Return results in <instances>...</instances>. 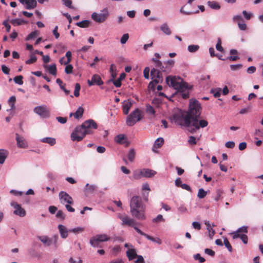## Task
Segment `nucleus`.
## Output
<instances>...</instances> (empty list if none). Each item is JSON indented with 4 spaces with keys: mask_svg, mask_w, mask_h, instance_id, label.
I'll return each mask as SVG.
<instances>
[{
    "mask_svg": "<svg viewBox=\"0 0 263 263\" xmlns=\"http://www.w3.org/2000/svg\"><path fill=\"white\" fill-rule=\"evenodd\" d=\"M130 208L132 216L139 220L145 219V205L143 203L140 197L135 196L132 198L130 202Z\"/></svg>",
    "mask_w": 263,
    "mask_h": 263,
    "instance_id": "f257e3e1",
    "label": "nucleus"
},
{
    "mask_svg": "<svg viewBox=\"0 0 263 263\" xmlns=\"http://www.w3.org/2000/svg\"><path fill=\"white\" fill-rule=\"evenodd\" d=\"M166 82L170 86H172L174 89L181 92V96L183 98L186 99L189 98V92H184L187 89V84L183 82L182 79L168 76L166 79Z\"/></svg>",
    "mask_w": 263,
    "mask_h": 263,
    "instance_id": "f03ea898",
    "label": "nucleus"
},
{
    "mask_svg": "<svg viewBox=\"0 0 263 263\" xmlns=\"http://www.w3.org/2000/svg\"><path fill=\"white\" fill-rule=\"evenodd\" d=\"M186 113L185 121L186 123H189V120L193 121L196 118H199L201 112V106L199 102L196 100H190L189 108Z\"/></svg>",
    "mask_w": 263,
    "mask_h": 263,
    "instance_id": "7ed1b4c3",
    "label": "nucleus"
},
{
    "mask_svg": "<svg viewBox=\"0 0 263 263\" xmlns=\"http://www.w3.org/2000/svg\"><path fill=\"white\" fill-rule=\"evenodd\" d=\"M59 199L61 203L65 205V208L68 212H74V209L70 206L73 203L72 198L64 191H61L59 194Z\"/></svg>",
    "mask_w": 263,
    "mask_h": 263,
    "instance_id": "20e7f679",
    "label": "nucleus"
},
{
    "mask_svg": "<svg viewBox=\"0 0 263 263\" xmlns=\"http://www.w3.org/2000/svg\"><path fill=\"white\" fill-rule=\"evenodd\" d=\"M186 117V113L185 112L183 114H176L173 116L174 122L181 126H184L188 128H190L192 126V121L189 120V123H186L185 121Z\"/></svg>",
    "mask_w": 263,
    "mask_h": 263,
    "instance_id": "39448f33",
    "label": "nucleus"
},
{
    "mask_svg": "<svg viewBox=\"0 0 263 263\" xmlns=\"http://www.w3.org/2000/svg\"><path fill=\"white\" fill-rule=\"evenodd\" d=\"M87 135L85 133V129L82 125L76 127L74 130L71 134V139L73 141H81Z\"/></svg>",
    "mask_w": 263,
    "mask_h": 263,
    "instance_id": "423d86ee",
    "label": "nucleus"
},
{
    "mask_svg": "<svg viewBox=\"0 0 263 263\" xmlns=\"http://www.w3.org/2000/svg\"><path fill=\"white\" fill-rule=\"evenodd\" d=\"M142 118L141 111L139 109H136L127 117L126 124L128 126H133L137 122L140 121Z\"/></svg>",
    "mask_w": 263,
    "mask_h": 263,
    "instance_id": "0eeeda50",
    "label": "nucleus"
},
{
    "mask_svg": "<svg viewBox=\"0 0 263 263\" xmlns=\"http://www.w3.org/2000/svg\"><path fill=\"white\" fill-rule=\"evenodd\" d=\"M110 240V237L106 234L97 235L90 239V243L93 247H101L100 244L102 242Z\"/></svg>",
    "mask_w": 263,
    "mask_h": 263,
    "instance_id": "6e6552de",
    "label": "nucleus"
},
{
    "mask_svg": "<svg viewBox=\"0 0 263 263\" xmlns=\"http://www.w3.org/2000/svg\"><path fill=\"white\" fill-rule=\"evenodd\" d=\"M208 125V122L205 120H200L198 121V118H196L193 121H192V126L190 127L189 130L193 133L197 130L199 129L200 127L204 128Z\"/></svg>",
    "mask_w": 263,
    "mask_h": 263,
    "instance_id": "1a4fd4ad",
    "label": "nucleus"
},
{
    "mask_svg": "<svg viewBox=\"0 0 263 263\" xmlns=\"http://www.w3.org/2000/svg\"><path fill=\"white\" fill-rule=\"evenodd\" d=\"M81 125L85 129V133L87 134V135L92 134L93 130L96 129L98 128L97 124L92 119L85 121Z\"/></svg>",
    "mask_w": 263,
    "mask_h": 263,
    "instance_id": "9d476101",
    "label": "nucleus"
},
{
    "mask_svg": "<svg viewBox=\"0 0 263 263\" xmlns=\"http://www.w3.org/2000/svg\"><path fill=\"white\" fill-rule=\"evenodd\" d=\"M108 12L107 9L103 10V13H97L93 12L91 15L92 19L97 23H102L105 22L108 16Z\"/></svg>",
    "mask_w": 263,
    "mask_h": 263,
    "instance_id": "9b49d317",
    "label": "nucleus"
},
{
    "mask_svg": "<svg viewBox=\"0 0 263 263\" xmlns=\"http://www.w3.org/2000/svg\"><path fill=\"white\" fill-rule=\"evenodd\" d=\"M33 110L35 113L39 115L42 118H45L49 117V110L45 105L36 106L34 108Z\"/></svg>",
    "mask_w": 263,
    "mask_h": 263,
    "instance_id": "f8f14e48",
    "label": "nucleus"
},
{
    "mask_svg": "<svg viewBox=\"0 0 263 263\" xmlns=\"http://www.w3.org/2000/svg\"><path fill=\"white\" fill-rule=\"evenodd\" d=\"M151 76L153 80V82L149 83V85L152 84L154 82L155 83H158L159 81L162 80V77L161 71L155 68H153L151 71Z\"/></svg>",
    "mask_w": 263,
    "mask_h": 263,
    "instance_id": "ddd939ff",
    "label": "nucleus"
},
{
    "mask_svg": "<svg viewBox=\"0 0 263 263\" xmlns=\"http://www.w3.org/2000/svg\"><path fill=\"white\" fill-rule=\"evenodd\" d=\"M119 218L122 221V225H126L129 227H133L134 228L135 221V220L126 215H120Z\"/></svg>",
    "mask_w": 263,
    "mask_h": 263,
    "instance_id": "4468645a",
    "label": "nucleus"
},
{
    "mask_svg": "<svg viewBox=\"0 0 263 263\" xmlns=\"http://www.w3.org/2000/svg\"><path fill=\"white\" fill-rule=\"evenodd\" d=\"M11 204L15 209L14 213L15 215H18L21 217H24L26 215L25 210L21 207L20 204H18L15 202H12Z\"/></svg>",
    "mask_w": 263,
    "mask_h": 263,
    "instance_id": "2eb2a0df",
    "label": "nucleus"
},
{
    "mask_svg": "<svg viewBox=\"0 0 263 263\" xmlns=\"http://www.w3.org/2000/svg\"><path fill=\"white\" fill-rule=\"evenodd\" d=\"M134 229L139 234L144 236L147 239L150 240L153 242H156L159 245L161 244L162 241L159 238H154L152 236L146 234V233L143 232L141 230H140L138 227H134Z\"/></svg>",
    "mask_w": 263,
    "mask_h": 263,
    "instance_id": "dca6fc26",
    "label": "nucleus"
},
{
    "mask_svg": "<svg viewBox=\"0 0 263 263\" xmlns=\"http://www.w3.org/2000/svg\"><path fill=\"white\" fill-rule=\"evenodd\" d=\"M87 83L89 86L94 85L100 86L103 84V82L102 81L101 77L98 74L93 75L91 80H88Z\"/></svg>",
    "mask_w": 263,
    "mask_h": 263,
    "instance_id": "f3484780",
    "label": "nucleus"
},
{
    "mask_svg": "<svg viewBox=\"0 0 263 263\" xmlns=\"http://www.w3.org/2000/svg\"><path fill=\"white\" fill-rule=\"evenodd\" d=\"M16 140L17 145L20 148H25L28 147V143L26 139L20 136L18 134H16Z\"/></svg>",
    "mask_w": 263,
    "mask_h": 263,
    "instance_id": "a211bd4d",
    "label": "nucleus"
},
{
    "mask_svg": "<svg viewBox=\"0 0 263 263\" xmlns=\"http://www.w3.org/2000/svg\"><path fill=\"white\" fill-rule=\"evenodd\" d=\"M20 1L21 3H25L26 8L27 9H32L36 6V0H20Z\"/></svg>",
    "mask_w": 263,
    "mask_h": 263,
    "instance_id": "6ab92c4d",
    "label": "nucleus"
},
{
    "mask_svg": "<svg viewBox=\"0 0 263 263\" xmlns=\"http://www.w3.org/2000/svg\"><path fill=\"white\" fill-rule=\"evenodd\" d=\"M84 109L82 107H79L74 113H70V117L74 116L76 119H80L83 116L84 113Z\"/></svg>",
    "mask_w": 263,
    "mask_h": 263,
    "instance_id": "aec40b11",
    "label": "nucleus"
},
{
    "mask_svg": "<svg viewBox=\"0 0 263 263\" xmlns=\"http://www.w3.org/2000/svg\"><path fill=\"white\" fill-rule=\"evenodd\" d=\"M142 171L143 177L150 178L154 176L156 174L155 171L148 168H143L142 169Z\"/></svg>",
    "mask_w": 263,
    "mask_h": 263,
    "instance_id": "412c9836",
    "label": "nucleus"
},
{
    "mask_svg": "<svg viewBox=\"0 0 263 263\" xmlns=\"http://www.w3.org/2000/svg\"><path fill=\"white\" fill-rule=\"evenodd\" d=\"M58 229L60 235L63 238H66V237H67L68 232H69V231L67 230L65 226L62 224H60L58 226Z\"/></svg>",
    "mask_w": 263,
    "mask_h": 263,
    "instance_id": "4be33fe9",
    "label": "nucleus"
},
{
    "mask_svg": "<svg viewBox=\"0 0 263 263\" xmlns=\"http://www.w3.org/2000/svg\"><path fill=\"white\" fill-rule=\"evenodd\" d=\"M38 238L47 246H50L52 244V240L47 236H39Z\"/></svg>",
    "mask_w": 263,
    "mask_h": 263,
    "instance_id": "5701e85b",
    "label": "nucleus"
},
{
    "mask_svg": "<svg viewBox=\"0 0 263 263\" xmlns=\"http://www.w3.org/2000/svg\"><path fill=\"white\" fill-rule=\"evenodd\" d=\"M44 67L47 69L48 72L53 76H56L57 74V67L55 64H53L50 66L44 65Z\"/></svg>",
    "mask_w": 263,
    "mask_h": 263,
    "instance_id": "b1692460",
    "label": "nucleus"
},
{
    "mask_svg": "<svg viewBox=\"0 0 263 263\" xmlns=\"http://www.w3.org/2000/svg\"><path fill=\"white\" fill-rule=\"evenodd\" d=\"M126 255L129 260L134 259L137 256L136 250L134 249L128 250L126 251Z\"/></svg>",
    "mask_w": 263,
    "mask_h": 263,
    "instance_id": "393cba45",
    "label": "nucleus"
},
{
    "mask_svg": "<svg viewBox=\"0 0 263 263\" xmlns=\"http://www.w3.org/2000/svg\"><path fill=\"white\" fill-rule=\"evenodd\" d=\"M8 154L7 151L4 149H0V164H3Z\"/></svg>",
    "mask_w": 263,
    "mask_h": 263,
    "instance_id": "a878e982",
    "label": "nucleus"
},
{
    "mask_svg": "<svg viewBox=\"0 0 263 263\" xmlns=\"http://www.w3.org/2000/svg\"><path fill=\"white\" fill-rule=\"evenodd\" d=\"M160 29L164 33H165L166 35H169L172 33V31L168 25L166 23L163 24L160 26Z\"/></svg>",
    "mask_w": 263,
    "mask_h": 263,
    "instance_id": "bb28decb",
    "label": "nucleus"
},
{
    "mask_svg": "<svg viewBox=\"0 0 263 263\" xmlns=\"http://www.w3.org/2000/svg\"><path fill=\"white\" fill-rule=\"evenodd\" d=\"M126 137L123 134H120L115 137V141L119 144H124L126 141Z\"/></svg>",
    "mask_w": 263,
    "mask_h": 263,
    "instance_id": "cd10ccee",
    "label": "nucleus"
},
{
    "mask_svg": "<svg viewBox=\"0 0 263 263\" xmlns=\"http://www.w3.org/2000/svg\"><path fill=\"white\" fill-rule=\"evenodd\" d=\"M41 141L43 143H46L49 144L51 146L54 145L55 143V139L51 137H46L41 139Z\"/></svg>",
    "mask_w": 263,
    "mask_h": 263,
    "instance_id": "c85d7f7f",
    "label": "nucleus"
},
{
    "mask_svg": "<svg viewBox=\"0 0 263 263\" xmlns=\"http://www.w3.org/2000/svg\"><path fill=\"white\" fill-rule=\"evenodd\" d=\"M132 103L129 102H124L123 105V112L125 115H127L128 114L129 110L131 107Z\"/></svg>",
    "mask_w": 263,
    "mask_h": 263,
    "instance_id": "c756f323",
    "label": "nucleus"
},
{
    "mask_svg": "<svg viewBox=\"0 0 263 263\" xmlns=\"http://www.w3.org/2000/svg\"><path fill=\"white\" fill-rule=\"evenodd\" d=\"M133 177L134 179H139L143 177L142 170H136L133 173Z\"/></svg>",
    "mask_w": 263,
    "mask_h": 263,
    "instance_id": "7c9ffc66",
    "label": "nucleus"
},
{
    "mask_svg": "<svg viewBox=\"0 0 263 263\" xmlns=\"http://www.w3.org/2000/svg\"><path fill=\"white\" fill-rule=\"evenodd\" d=\"M90 24V22L88 20H84L76 23L77 26L81 28L88 27Z\"/></svg>",
    "mask_w": 263,
    "mask_h": 263,
    "instance_id": "2f4dec72",
    "label": "nucleus"
},
{
    "mask_svg": "<svg viewBox=\"0 0 263 263\" xmlns=\"http://www.w3.org/2000/svg\"><path fill=\"white\" fill-rule=\"evenodd\" d=\"M164 143V139L162 138H158L155 142L154 148H159L161 147Z\"/></svg>",
    "mask_w": 263,
    "mask_h": 263,
    "instance_id": "473e14b6",
    "label": "nucleus"
},
{
    "mask_svg": "<svg viewBox=\"0 0 263 263\" xmlns=\"http://www.w3.org/2000/svg\"><path fill=\"white\" fill-rule=\"evenodd\" d=\"M154 62L155 63V66L158 68H160V69L162 71H166V70L165 68L163 66H162V63L158 60L153 59Z\"/></svg>",
    "mask_w": 263,
    "mask_h": 263,
    "instance_id": "72a5a7b5",
    "label": "nucleus"
},
{
    "mask_svg": "<svg viewBox=\"0 0 263 263\" xmlns=\"http://www.w3.org/2000/svg\"><path fill=\"white\" fill-rule=\"evenodd\" d=\"M96 189L97 186L95 185H89V184L86 185L85 190L87 193H91Z\"/></svg>",
    "mask_w": 263,
    "mask_h": 263,
    "instance_id": "f704fd0d",
    "label": "nucleus"
},
{
    "mask_svg": "<svg viewBox=\"0 0 263 263\" xmlns=\"http://www.w3.org/2000/svg\"><path fill=\"white\" fill-rule=\"evenodd\" d=\"M36 57L33 54H31L30 55V59L26 60L25 63L28 65L31 64L35 63L36 61Z\"/></svg>",
    "mask_w": 263,
    "mask_h": 263,
    "instance_id": "c9c22d12",
    "label": "nucleus"
},
{
    "mask_svg": "<svg viewBox=\"0 0 263 263\" xmlns=\"http://www.w3.org/2000/svg\"><path fill=\"white\" fill-rule=\"evenodd\" d=\"M10 23L14 26H19V25H22V24L25 23V22L23 20H20L18 18H16V19L11 20L10 21Z\"/></svg>",
    "mask_w": 263,
    "mask_h": 263,
    "instance_id": "e433bc0d",
    "label": "nucleus"
},
{
    "mask_svg": "<svg viewBox=\"0 0 263 263\" xmlns=\"http://www.w3.org/2000/svg\"><path fill=\"white\" fill-rule=\"evenodd\" d=\"M208 5L210 8L213 9H219L220 8V5L218 4V3L216 2H208Z\"/></svg>",
    "mask_w": 263,
    "mask_h": 263,
    "instance_id": "4c0bfd02",
    "label": "nucleus"
},
{
    "mask_svg": "<svg viewBox=\"0 0 263 263\" xmlns=\"http://www.w3.org/2000/svg\"><path fill=\"white\" fill-rule=\"evenodd\" d=\"M127 156L128 160L132 162H133L135 158V152L134 149H130L128 153Z\"/></svg>",
    "mask_w": 263,
    "mask_h": 263,
    "instance_id": "58836bf2",
    "label": "nucleus"
},
{
    "mask_svg": "<svg viewBox=\"0 0 263 263\" xmlns=\"http://www.w3.org/2000/svg\"><path fill=\"white\" fill-rule=\"evenodd\" d=\"M221 89L220 88L212 89L211 92L213 95L214 97L217 98L220 96Z\"/></svg>",
    "mask_w": 263,
    "mask_h": 263,
    "instance_id": "ea45409f",
    "label": "nucleus"
},
{
    "mask_svg": "<svg viewBox=\"0 0 263 263\" xmlns=\"http://www.w3.org/2000/svg\"><path fill=\"white\" fill-rule=\"evenodd\" d=\"M121 251V248L119 246H116L111 249V253L114 256H117Z\"/></svg>",
    "mask_w": 263,
    "mask_h": 263,
    "instance_id": "a19ab883",
    "label": "nucleus"
},
{
    "mask_svg": "<svg viewBox=\"0 0 263 263\" xmlns=\"http://www.w3.org/2000/svg\"><path fill=\"white\" fill-rule=\"evenodd\" d=\"M207 194V192L205 191L203 189H200L198 190L197 196L200 199L204 198Z\"/></svg>",
    "mask_w": 263,
    "mask_h": 263,
    "instance_id": "79ce46f5",
    "label": "nucleus"
},
{
    "mask_svg": "<svg viewBox=\"0 0 263 263\" xmlns=\"http://www.w3.org/2000/svg\"><path fill=\"white\" fill-rule=\"evenodd\" d=\"M187 49L190 52H195L199 49V46L196 45H191L188 46Z\"/></svg>",
    "mask_w": 263,
    "mask_h": 263,
    "instance_id": "37998d69",
    "label": "nucleus"
},
{
    "mask_svg": "<svg viewBox=\"0 0 263 263\" xmlns=\"http://www.w3.org/2000/svg\"><path fill=\"white\" fill-rule=\"evenodd\" d=\"M81 89V86L79 83H76L75 85L74 95L75 97H78L80 95V90Z\"/></svg>",
    "mask_w": 263,
    "mask_h": 263,
    "instance_id": "c03bdc74",
    "label": "nucleus"
},
{
    "mask_svg": "<svg viewBox=\"0 0 263 263\" xmlns=\"http://www.w3.org/2000/svg\"><path fill=\"white\" fill-rule=\"evenodd\" d=\"M84 231V229L82 227H77L69 230V232H72L74 233H82Z\"/></svg>",
    "mask_w": 263,
    "mask_h": 263,
    "instance_id": "a18cd8bd",
    "label": "nucleus"
},
{
    "mask_svg": "<svg viewBox=\"0 0 263 263\" xmlns=\"http://www.w3.org/2000/svg\"><path fill=\"white\" fill-rule=\"evenodd\" d=\"M23 77L22 76H16L14 78V81L15 83L19 84V85H22L23 84Z\"/></svg>",
    "mask_w": 263,
    "mask_h": 263,
    "instance_id": "49530a36",
    "label": "nucleus"
},
{
    "mask_svg": "<svg viewBox=\"0 0 263 263\" xmlns=\"http://www.w3.org/2000/svg\"><path fill=\"white\" fill-rule=\"evenodd\" d=\"M146 111L147 113L155 115V110L154 108L149 105H147L146 107Z\"/></svg>",
    "mask_w": 263,
    "mask_h": 263,
    "instance_id": "de8ad7c7",
    "label": "nucleus"
},
{
    "mask_svg": "<svg viewBox=\"0 0 263 263\" xmlns=\"http://www.w3.org/2000/svg\"><path fill=\"white\" fill-rule=\"evenodd\" d=\"M121 80H120L119 78L117 80H114L113 79H110L108 80V82H113L114 85L116 87H120L121 86Z\"/></svg>",
    "mask_w": 263,
    "mask_h": 263,
    "instance_id": "09e8293b",
    "label": "nucleus"
},
{
    "mask_svg": "<svg viewBox=\"0 0 263 263\" xmlns=\"http://www.w3.org/2000/svg\"><path fill=\"white\" fill-rule=\"evenodd\" d=\"M37 34V31H36L31 32L26 37V40L29 41V40H30L31 39L35 38Z\"/></svg>",
    "mask_w": 263,
    "mask_h": 263,
    "instance_id": "8fccbe9b",
    "label": "nucleus"
},
{
    "mask_svg": "<svg viewBox=\"0 0 263 263\" xmlns=\"http://www.w3.org/2000/svg\"><path fill=\"white\" fill-rule=\"evenodd\" d=\"M223 243H224V245H225V246L228 249V250L230 252H232V247L230 243L229 242L228 239L226 237L224 238Z\"/></svg>",
    "mask_w": 263,
    "mask_h": 263,
    "instance_id": "3c124183",
    "label": "nucleus"
},
{
    "mask_svg": "<svg viewBox=\"0 0 263 263\" xmlns=\"http://www.w3.org/2000/svg\"><path fill=\"white\" fill-rule=\"evenodd\" d=\"M66 66L65 68V72L66 74H70L72 72L73 69V66L72 65L70 64H67L66 65Z\"/></svg>",
    "mask_w": 263,
    "mask_h": 263,
    "instance_id": "603ef678",
    "label": "nucleus"
},
{
    "mask_svg": "<svg viewBox=\"0 0 263 263\" xmlns=\"http://www.w3.org/2000/svg\"><path fill=\"white\" fill-rule=\"evenodd\" d=\"M16 101V98L14 96L11 97L9 99L10 105H11V109H14L15 108L14 102Z\"/></svg>",
    "mask_w": 263,
    "mask_h": 263,
    "instance_id": "864d4df0",
    "label": "nucleus"
},
{
    "mask_svg": "<svg viewBox=\"0 0 263 263\" xmlns=\"http://www.w3.org/2000/svg\"><path fill=\"white\" fill-rule=\"evenodd\" d=\"M242 67V65L240 64L230 65V68L233 71L239 70L241 69Z\"/></svg>",
    "mask_w": 263,
    "mask_h": 263,
    "instance_id": "5fc2aeb1",
    "label": "nucleus"
},
{
    "mask_svg": "<svg viewBox=\"0 0 263 263\" xmlns=\"http://www.w3.org/2000/svg\"><path fill=\"white\" fill-rule=\"evenodd\" d=\"M65 56L66 57L67 60L66 62H64V65H67L69 64L71 60V52L70 51H67L66 53Z\"/></svg>",
    "mask_w": 263,
    "mask_h": 263,
    "instance_id": "6e6d98bb",
    "label": "nucleus"
},
{
    "mask_svg": "<svg viewBox=\"0 0 263 263\" xmlns=\"http://www.w3.org/2000/svg\"><path fill=\"white\" fill-rule=\"evenodd\" d=\"M129 38V35L128 33L124 34L120 40L121 43L122 44H125Z\"/></svg>",
    "mask_w": 263,
    "mask_h": 263,
    "instance_id": "4d7b16f0",
    "label": "nucleus"
},
{
    "mask_svg": "<svg viewBox=\"0 0 263 263\" xmlns=\"http://www.w3.org/2000/svg\"><path fill=\"white\" fill-rule=\"evenodd\" d=\"M223 194L222 191L218 189L216 192V196L215 197V200L217 201L220 199L221 195Z\"/></svg>",
    "mask_w": 263,
    "mask_h": 263,
    "instance_id": "13d9d810",
    "label": "nucleus"
},
{
    "mask_svg": "<svg viewBox=\"0 0 263 263\" xmlns=\"http://www.w3.org/2000/svg\"><path fill=\"white\" fill-rule=\"evenodd\" d=\"M194 259L197 260L200 263H203L205 261V259L201 257L200 254H197L194 255Z\"/></svg>",
    "mask_w": 263,
    "mask_h": 263,
    "instance_id": "bf43d9fd",
    "label": "nucleus"
},
{
    "mask_svg": "<svg viewBox=\"0 0 263 263\" xmlns=\"http://www.w3.org/2000/svg\"><path fill=\"white\" fill-rule=\"evenodd\" d=\"M216 48L218 51H219L220 52L223 51V49L222 47L221 46V40L220 39H218V42L216 45Z\"/></svg>",
    "mask_w": 263,
    "mask_h": 263,
    "instance_id": "052dcab7",
    "label": "nucleus"
},
{
    "mask_svg": "<svg viewBox=\"0 0 263 263\" xmlns=\"http://www.w3.org/2000/svg\"><path fill=\"white\" fill-rule=\"evenodd\" d=\"M56 217L62 219H64L65 218V214L61 210H59L56 214Z\"/></svg>",
    "mask_w": 263,
    "mask_h": 263,
    "instance_id": "680f3d73",
    "label": "nucleus"
},
{
    "mask_svg": "<svg viewBox=\"0 0 263 263\" xmlns=\"http://www.w3.org/2000/svg\"><path fill=\"white\" fill-rule=\"evenodd\" d=\"M192 226L195 229L197 230H200L201 228L200 223L196 221H194L192 223Z\"/></svg>",
    "mask_w": 263,
    "mask_h": 263,
    "instance_id": "e2e57ef3",
    "label": "nucleus"
},
{
    "mask_svg": "<svg viewBox=\"0 0 263 263\" xmlns=\"http://www.w3.org/2000/svg\"><path fill=\"white\" fill-rule=\"evenodd\" d=\"M149 68L148 67H146L144 68L143 70V75L145 79H148L149 78Z\"/></svg>",
    "mask_w": 263,
    "mask_h": 263,
    "instance_id": "0e129e2a",
    "label": "nucleus"
},
{
    "mask_svg": "<svg viewBox=\"0 0 263 263\" xmlns=\"http://www.w3.org/2000/svg\"><path fill=\"white\" fill-rule=\"evenodd\" d=\"M3 25L6 27V30L7 32H10L11 29V26L8 24V21L5 20L3 22Z\"/></svg>",
    "mask_w": 263,
    "mask_h": 263,
    "instance_id": "69168bd1",
    "label": "nucleus"
},
{
    "mask_svg": "<svg viewBox=\"0 0 263 263\" xmlns=\"http://www.w3.org/2000/svg\"><path fill=\"white\" fill-rule=\"evenodd\" d=\"M188 142L191 145H195L197 143L195 137L192 136L189 137Z\"/></svg>",
    "mask_w": 263,
    "mask_h": 263,
    "instance_id": "338daca9",
    "label": "nucleus"
},
{
    "mask_svg": "<svg viewBox=\"0 0 263 263\" xmlns=\"http://www.w3.org/2000/svg\"><path fill=\"white\" fill-rule=\"evenodd\" d=\"M160 221H164V219L162 215H158L156 218H154L153 221L154 222H158Z\"/></svg>",
    "mask_w": 263,
    "mask_h": 263,
    "instance_id": "774afa93",
    "label": "nucleus"
}]
</instances>
